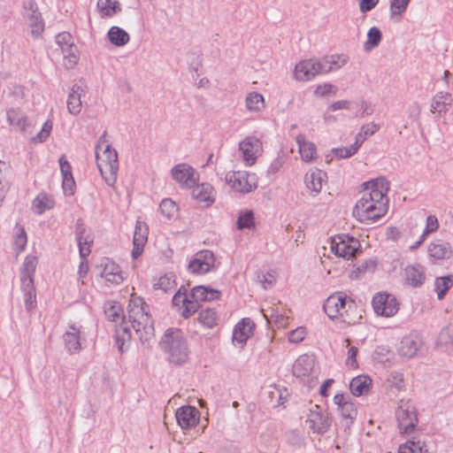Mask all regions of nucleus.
<instances>
[{
	"label": "nucleus",
	"mask_w": 453,
	"mask_h": 453,
	"mask_svg": "<svg viewBox=\"0 0 453 453\" xmlns=\"http://www.w3.org/2000/svg\"><path fill=\"white\" fill-rule=\"evenodd\" d=\"M128 320L145 348H151L155 343L153 321L148 311V305L142 298L131 299L127 311Z\"/></svg>",
	"instance_id": "nucleus-1"
},
{
	"label": "nucleus",
	"mask_w": 453,
	"mask_h": 453,
	"mask_svg": "<svg viewBox=\"0 0 453 453\" xmlns=\"http://www.w3.org/2000/svg\"><path fill=\"white\" fill-rule=\"evenodd\" d=\"M323 308L332 319H341L349 324L355 322L357 305L352 299H348L343 292H336L327 297Z\"/></svg>",
	"instance_id": "nucleus-2"
},
{
	"label": "nucleus",
	"mask_w": 453,
	"mask_h": 453,
	"mask_svg": "<svg viewBox=\"0 0 453 453\" xmlns=\"http://www.w3.org/2000/svg\"><path fill=\"white\" fill-rule=\"evenodd\" d=\"M161 348L168 353L169 361L175 365L185 363L188 357V347L180 329H168L160 342Z\"/></svg>",
	"instance_id": "nucleus-3"
},
{
	"label": "nucleus",
	"mask_w": 453,
	"mask_h": 453,
	"mask_svg": "<svg viewBox=\"0 0 453 453\" xmlns=\"http://www.w3.org/2000/svg\"><path fill=\"white\" fill-rule=\"evenodd\" d=\"M367 197L363 195L357 201L353 215L362 223L372 224L386 214L388 206H385V203H373Z\"/></svg>",
	"instance_id": "nucleus-4"
},
{
	"label": "nucleus",
	"mask_w": 453,
	"mask_h": 453,
	"mask_svg": "<svg viewBox=\"0 0 453 453\" xmlns=\"http://www.w3.org/2000/svg\"><path fill=\"white\" fill-rule=\"evenodd\" d=\"M104 314L108 320L118 322L121 320L122 323L116 328V341L118 348L120 352H124V345L131 339L130 328L125 325V316L123 315V309L118 303H108L104 306Z\"/></svg>",
	"instance_id": "nucleus-5"
},
{
	"label": "nucleus",
	"mask_w": 453,
	"mask_h": 453,
	"mask_svg": "<svg viewBox=\"0 0 453 453\" xmlns=\"http://www.w3.org/2000/svg\"><path fill=\"white\" fill-rule=\"evenodd\" d=\"M395 419L401 434H412L418 422L416 407L409 401L401 400L395 410Z\"/></svg>",
	"instance_id": "nucleus-6"
},
{
	"label": "nucleus",
	"mask_w": 453,
	"mask_h": 453,
	"mask_svg": "<svg viewBox=\"0 0 453 453\" xmlns=\"http://www.w3.org/2000/svg\"><path fill=\"white\" fill-rule=\"evenodd\" d=\"M22 9V16L30 29V35L38 38L44 31V21L37 4L34 0H27Z\"/></svg>",
	"instance_id": "nucleus-7"
},
{
	"label": "nucleus",
	"mask_w": 453,
	"mask_h": 453,
	"mask_svg": "<svg viewBox=\"0 0 453 453\" xmlns=\"http://www.w3.org/2000/svg\"><path fill=\"white\" fill-rule=\"evenodd\" d=\"M337 405V412L341 418V424L345 429L349 428L357 416V409L349 395L337 394L334 397Z\"/></svg>",
	"instance_id": "nucleus-8"
},
{
	"label": "nucleus",
	"mask_w": 453,
	"mask_h": 453,
	"mask_svg": "<svg viewBox=\"0 0 453 453\" xmlns=\"http://www.w3.org/2000/svg\"><path fill=\"white\" fill-rule=\"evenodd\" d=\"M226 181L231 188L240 193H250L257 188L255 174H251L246 171L227 173Z\"/></svg>",
	"instance_id": "nucleus-9"
},
{
	"label": "nucleus",
	"mask_w": 453,
	"mask_h": 453,
	"mask_svg": "<svg viewBox=\"0 0 453 453\" xmlns=\"http://www.w3.org/2000/svg\"><path fill=\"white\" fill-rule=\"evenodd\" d=\"M359 247L358 240L348 234L334 237L331 243V250L334 255L347 259L353 257Z\"/></svg>",
	"instance_id": "nucleus-10"
},
{
	"label": "nucleus",
	"mask_w": 453,
	"mask_h": 453,
	"mask_svg": "<svg viewBox=\"0 0 453 453\" xmlns=\"http://www.w3.org/2000/svg\"><path fill=\"white\" fill-rule=\"evenodd\" d=\"M366 191L364 196H367L370 200L377 203H385L388 207V199L387 194L389 191V182L386 178H378L376 180L365 183Z\"/></svg>",
	"instance_id": "nucleus-11"
},
{
	"label": "nucleus",
	"mask_w": 453,
	"mask_h": 453,
	"mask_svg": "<svg viewBox=\"0 0 453 453\" xmlns=\"http://www.w3.org/2000/svg\"><path fill=\"white\" fill-rule=\"evenodd\" d=\"M239 150L242 154L245 165L250 166L255 164L257 157L262 153L263 145L258 138L247 136L239 143Z\"/></svg>",
	"instance_id": "nucleus-12"
},
{
	"label": "nucleus",
	"mask_w": 453,
	"mask_h": 453,
	"mask_svg": "<svg viewBox=\"0 0 453 453\" xmlns=\"http://www.w3.org/2000/svg\"><path fill=\"white\" fill-rule=\"evenodd\" d=\"M372 307L376 314L392 317L398 311L396 298L388 294H377L372 298Z\"/></svg>",
	"instance_id": "nucleus-13"
},
{
	"label": "nucleus",
	"mask_w": 453,
	"mask_h": 453,
	"mask_svg": "<svg viewBox=\"0 0 453 453\" xmlns=\"http://www.w3.org/2000/svg\"><path fill=\"white\" fill-rule=\"evenodd\" d=\"M331 421L329 414L319 405H314L307 418L310 429L317 434H325L329 429Z\"/></svg>",
	"instance_id": "nucleus-14"
},
{
	"label": "nucleus",
	"mask_w": 453,
	"mask_h": 453,
	"mask_svg": "<svg viewBox=\"0 0 453 453\" xmlns=\"http://www.w3.org/2000/svg\"><path fill=\"white\" fill-rule=\"evenodd\" d=\"M214 254L210 250H202L195 255L188 268L192 273L204 274L214 267Z\"/></svg>",
	"instance_id": "nucleus-15"
},
{
	"label": "nucleus",
	"mask_w": 453,
	"mask_h": 453,
	"mask_svg": "<svg viewBox=\"0 0 453 453\" xmlns=\"http://www.w3.org/2000/svg\"><path fill=\"white\" fill-rule=\"evenodd\" d=\"M96 165L99 163L109 165L118 164V153L112 149L106 139V132H104L98 139L96 147Z\"/></svg>",
	"instance_id": "nucleus-16"
},
{
	"label": "nucleus",
	"mask_w": 453,
	"mask_h": 453,
	"mask_svg": "<svg viewBox=\"0 0 453 453\" xmlns=\"http://www.w3.org/2000/svg\"><path fill=\"white\" fill-rule=\"evenodd\" d=\"M175 417L180 426L182 429H188L198 423L200 412L196 407L187 405L179 408Z\"/></svg>",
	"instance_id": "nucleus-17"
},
{
	"label": "nucleus",
	"mask_w": 453,
	"mask_h": 453,
	"mask_svg": "<svg viewBox=\"0 0 453 453\" xmlns=\"http://www.w3.org/2000/svg\"><path fill=\"white\" fill-rule=\"evenodd\" d=\"M173 178L182 187L191 188L196 184L194 169L187 164H179L172 169Z\"/></svg>",
	"instance_id": "nucleus-18"
},
{
	"label": "nucleus",
	"mask_w": 453,
	"mask_h": 453,
	"mask_svg": "<svg viewBox=\"0 0 453 453\" xmlns=\"http://www.w3.org/2000/svg\"><path fill=\"white\" fill-rule=\"evenodd\" d=\"M75 234L80 256L81 258H85L91 252L90 245L93 243V237L89 234H87L83 220L81 219L76 221Z\"/></svg>",
	"instance_id": "nucleus-19"
},
{
	"label": "nucleus",
	"mask_w": 453,
	"mask_h": 453,
	"mask_svg": "<svg viewBox=\"0 0 453 453\" xmlns=\"http://www.w3.org/2000/svg\"><path fill=\"white\" fill-rule=\"evenodd\" d=\"M148 240V226L145 223L137 221L134 228L132 257L138 258L143 252V247Z\"/></svg>",
	"instance_id": "nucleus-20"
},
{
	"label": "nucleus",
	"mask_w": 453,
	"mask_h": 453,
	"mask_svg": "<svg viewBox=\"0 0 453 453\" xmlns=\"http://www.w3.org/2000/svg\"><path fill=\"white\" fill-rule=\"evenodd\" d=\"M58 161L60 165V172L63 177L62 188L64 193L66 196H72L73 195L75 188V181L72 173V166L65 158V155L61 156Z\"/></svg>",
	"instance_id": "nucleus-21"
},
{
	"label": "nucleus",
	"mask_w": 453,
	"mask_h": 453,
	"mask_svg": "<svg viewBox=\"0 0 453 453\" xmlns=\"http://www.w3.org/2000/svg\"><path fill=\"white\" fill-rule=\"evenodd\" d=\"M6 115L10 126L18 128L23 134H31V123L20 110L11 108L7 111Z\"/></svg>",
	"instance_id": "nucleus-22"
},
{
	"label": "nucleus",
	"mask_w": 453,
	"mask_h": 453,
	"mask_svg": "<svg viewBox=\"0 0 453 453\" xmlns=\"http://www.w3.org/2000/svg\"><path fill=\"white\" fill-rule=\"evenodd\" d=\"M254 323L250 319H242L234 326L233 332V342L242 347L247 340L253 334Z\"/></svg>",
	"instance_id": "nucleus-23"
},
{
	"label": "nucleus",
	"mask_w": 453,
	"mask_h": 453,
	"mask_svg": "<svg viewBox=\"0 0 453 453\" xmlns=\"http://www.w3.org/2000/svg\"><path fill=\"white\" fill-rule=\"evenodd\" d=\"M428 254L436 260L449 259L453 250L449 242L438 239L429 244Z\"/></svg>",
	"instance_id": "nucleus-24"
},
{
	"label": "nucleus",
	"mask_w": 453,
	"mask_h": 453,
	"mask_svg": "<svg viewBox=\"0 0 453 453\" xmlns=\"http://www.w3.org/2000/svg\"><path fill=\"white\" fill-rule=\"evenodd\" d=\"M318 75L315 59H306L299 62L295 68V78L300 81H306Z\"/></svg>",
	"instance_id": "nucleus-25"
},
{
	"label": "nucleus",
	"mask_w": 453,
	"mask_h": 453,
	"mask_svg": "<svg viewBox=\"0 0 453 453\" xmlns=\"http://www.w3.org/2000/svg\"><path fill=\"white\" fill-rule=\"evenodd\" d=\"M384 387L388 395L397 396V395L405 389L404 376L399 372H391L384 382Z\"/></svg>",
	"instance_id": "nucleus-26"
},
{
	"label": "nucleus",
	"mask_w": 453,
	"mask_h": 453,
	"mask_svg": "<svg viewBox=\"0 0 453 453\" xmlns=\"http://www.w3.org/2000/svg\"><path fill=\"white\" fill-rule=\"evenodd\" d=\"M301 158L305 163H310L317 157L316 145L305 139L304 134H300L296 138Z\"/></svg>",
	"instance_id": "nucleus-27"
},
{
	"label": "nucleus",
	"mask_w": 453,
	"mask_h": 453,
	"mask_svg": "<svg viewBox=\"0 0 453 453\" xmlns=\"http://www.w3.org/2000/svg\"><path fill=\"white\" fill-rule=\"evenodd\" d=\"M421 345L422 342L418 336L408 335L401 341L398 351L401 356L410 358L417 354Z\"/></svg>",
	"instance_id": "nucleus-28"
},
{
	"label": "nucleus",
	"mask_w": 453,
	"mask_h": 453,
	"mask_svg": "<svg viewBox=\"0 0 453 453\" xmlns=\"http://www.w3.org/2000/svg\"><path fill=\"white\" fill-rule=\"evenodd\" d=\"M314 359L309 355L300 356L293 365V374L297 377H304L312 371Z\"/></svg>",
	"instance_id": "nucleus-29"
},
{
	"label": "nucleus",
	"mask_w": 453,
	"mask_h": 453,
	"mask_svg": "<svg viewBox=\"0 0 453 453\" xmlns=\"http://www.w3.org/2000/svg\"><path fill=\"white\" fill-rule=\"evenodd\" d=\"M405 275L407 282L414 288L422 286L426 280L425 269L420 265L407 266Z\"/></svg>",
	"instance_id": "nucleus-30"
},
{
	"label": "nucleus",
	"mask_w": 453,
	"mask_h": 453,
	"mask_svg": "<svg viewBox=\"0 0 453 453\" xmlns=\"http://www.w3.org/2000/svg\"><path fill=\"white\" fill-rule=\"evenodd\" d=\"M192 188V196L198 202H205L207 205L214 202L213 188L209 183H202L200 185H194Z\"/></svg>",
	"instance_id": "nucleus-31"
},
{
	"label": "nucleus",
	"mask_w": 453,
	"mask_h": 453,
	"mask_svg": "<svg viewBox=\"0 0 453 453\" xmlns=\"http://www.w3.org/2000/svg\"><path fill=\"white\" fill-rule=\"evenodd\" d=\"M189 296L192 299H196L199 303L219 299L220 292L214 288L196 286L192 288Z\"/></svg>",
	"instance_id": "nucleus-32"
},
{
	"label": "nucleus",
	"mask_w": 453,
	"mask_h": 453,
	"mask_svg": "<svg viewBox=\"0 0 453 453\" xmlns=\"http://www.w3.org/2000/svg\"><path fill=\"white\" fill-rule=\"evenodd\" d=\"M372 380L366 375H359L353 378L349 383L351 394L355 396H361L369 392Z\"/></svg>",
	"instance_id": "nucleus-33"
},
{
	"label": "nucleus",
	"mask_w": 453,
	"mask_h": 453,
	"mask_svg": "<svg viewBox=\"0 0 453 453\" xmlns=\"http://www.w3.org/2000/svg\"><path fill=\"white\" fill-rule=\"evenodd\" d=\"M82 92V88L78 84H74L68 95L67 109L68 111L73 115H77L81 111L82 104L81 96Z\"/></svg>",
	"instance_id": "nucleus-34"
},
{
	"label": "nucleus",
	"mask_w": 453,
	"mask_h": 453,
	"mask_svg": "<svg viewBox=\"0 0 453 453\" xmlns=\"http://www.w3.org/2000/svg\"><path fill=\"white\" fill-rule=\"evenodd\" d=\"M326 173L321 170H314L311 173H307L304 176V182L307 188L315 194L321 191L322 183Z\"/></svg>",
	"instance_id": "nucleus-35"
},
{
	"label": "nucleus",
	"mask_w": 453,
	"mask_h": 453,
	"mask_svg": "<svg viewBox=\"0 0 453 453\" xmlns=\"http://www.w3.org/2000/svg\"><path fill=\"white\" fill-rule=\"evenodd\" d=\"M102 276L111 284L119 285L123 281L119 266L113 262H108L104 265Z\"/></svg>",
	"instance_id": "nucleus-36"
},
{
	"label": "nucleus",
	"mask_w": 453,
	"mask_h": 453,
	"mask_svg": "<svg viewBox=\"0 0 453 453\" xmlns=\"http://www.w3.org/2000/svg\"><path fill=\"white\" fill-rule=\"evenodd\" d=\"M451 105V97L448 93L439 92L432 99L431 111L445 113Z\"/></svg>",
	"instance_id": "nucleus-37"
},
{
	"label": "nucleus",
	"mask_w": 453,
	"mask_h": 453,
	"mask_svg": "<svg viewBox=\"0 0 453 453\" xmlns=\"http://www.w3.org/2000/svg\"><path fill=\"white\" fill-rule=\"evenodd\" d=\"M55 201L45 193H40L33 201L32 209L35 213L41 215L45 211L50 210L54 207Z\"/></svg>",
	"instance_id": "nucleus-38"
},
{
	"label": "nucleus",
	"mask_w": 453,
	"mask_h": 453,
	"mask_svg": "<svg viewBox=\"0 0 453 453\" xmlns=\"http://www.w3.org/2000/svg\"><path fill=\"white\" fill-rule=\"evenodd\" d=\"M26 281L27 283H21V289L24 293L26 310L30 312L36 306V291L33 281Z\"/></svg>",
	"instance_id": "nucleus-39"
},
{
	"label": "nucleus",
	"mask_w": 453,
	"mask_h": 453,
	"mask_svg": "<svg viewBox=\"0 0 453 453\" xmlns=\"http://www.w3.org/2000/svg\"><path fill=\"white\" fill-rule=\"evenodd\" d=\"M37 263L38 260L36 257H26L20 272L21 283H27L26 280H29L34 282V274L36 269Z\"/></svg>",
	"instance_id": "nucleus-40"
},
{
	"label": "nucleus",
	"mask_w": 453,
	"mask_h": 453,
	"mask_svg": "<svg viewBox=\"0 0 453 453\" xmlns=\"http://www.w3.org/2000/svg\"><path fill=\"white\" fill-rule=\"evenodd\" d=\"M80 329L74 326H70V330L64 334L65 347L69 352H76L81 349Z\"/></svg>",
	"instance_id": "nucleus-41"
},
{
	"label": "nucleus",
	"mask_w": 453,
	"mask_h": 453,
	"mask_svg": "<svg viewBox=\"0 0 453 453\" xmlns=\"http://www.w3.org/2000/svg\"><path fill=\"white\" fill-rule=\"evenodd\" d=\"M436 345L445 351L453 349V324L447 325L441 330Z\"/></svg>",
	"instance_id": "nucleus-42"
},
{
	"label": "nucleus",
	"mask_w": 453,
	"mask_h": 453,
	"mask_svg": "<svg viewBox=\"0 0 453 453\" xmlns=\"http://www.w3.org/2000/svg\"><path fill=\"white\" fill-rule=\"evenodd\" d=\"M245 105L249 111L260 112L265 108L264 96L257 92L249 93L245 98Z\"/></svg>",
	"instance_id": "nucleus-43"
},
{
	"label": "nucleus",
	"mask_w": 453,
	"mask_h": 453,
	"mask_svg": "<svg viewBox=\"0 0 453 453\" xmlns=\"http://www.w3.org/2000/svg\"><path fill=\"white\" fill-rule=\"evenodd\" d=\"M97 8L101 18L112 17L121 11V8L116 0H98Z\"/></svg>",
	"instance_id": "nucleus-44"
},
{
	"label": "nucleus",
	"mask_w": 453,
	"mask_h": 453,
	"mask_svg": "<svg viewBox=\"0 0 453 453\" xmlns=\"http://www.w3.org/2000/svg\"><path fill=\"white\" fill-rule=\"evenodd\" d=\"M108 39L113 45L120 47L129 42L130 36L124 29L113 26L108 32Z\"/></svg>",
	"instance_id": "nucleus-45"
},
{
	"label": "nucleus",
	"mask_w": 453,
	"mask_h": 453,
	"mask_svg": "<svg viewBox=\"0 0 453 453\" xmlns=\"http://www.w3.org/2000/svg\"><path fill=\"white\" fill-rule=\"evenodd\" d=\"M97 168L107 185L113 186L117 180L119 165L99 163V166H97Z\"/></svg>",
	"instance_id": "nucleus-46"
},
{
	"label": "nucleus",
	"mask_w": 453,
	"mask_h": 453,
	"mask_svg": "<svg viewBox=\"0 0 453 453\" xmlns=\"http://www.w3.org/2000/svg\"><path fill=\"white\" fill-rule=\"evenodd\" d=\"M198 322L207 328H212L217 325L218 314L214 309H202L198 314Z\"/></svg>",
	"instance_id": "nucleus-47"
},
{
	"label": "nucleus",
	"mask_w": 453,
	"mask_h": 453,
	"mask_svg": "<svg viewBox=\"0 0 453 453\" xmlns=\"http://www.w3.org/2000/svg\"><path fill=\"white\" fill-rule=\"evenodd\" d=\"M453 286V278L451 275L437 277L434 281V289L437 292L439 300L444 298L445 295Z\"/></svg>",
	"instance_id": "nucleus-48"
},
{
	"label": "nucleus",
	"mask_w": 453,
	"mask_h": 453,
	"mask_svg": "<svg viewBox=\"0 0 453 453\" xmlns=\"http://www.w3.org/2000/svg\"><path fill=\"white\" fill-rule=\"evenodd\" d=\"M399 453H428V449L424 441L411 440L400 446Z\"/></svg>",
	"instance_id": "nucleus-49"
},
{
	"label": "nucleus",
	"mask_w": 453,
	"mask_h": 453,
	"mask_svg": "<svg viewBox=\"0 0 453 453\" xmlns=\"http://www.w3.org/2000/svg\"><path fill=\"white\" fill-rule=\"evenodd\" d=\"M410 2L407 0H391L389 5L390 17L395 21H399L403 14L406 12Z\"/></svg>",
	"instance_id": "nucleus-50"
},
{
	"label": "nucleus",
	"mask_w": 453,
	"mask_h": 453,
	"mask_svg": "<svg viewBox=\"0 0 453 453\" xmlns=\"http://www.w3.org/2000/svg\"><path fill=\"white\" fill-rule=\"evenodd\" d=\"M65 60V65L66 68H73L79 59V51L77 47L72 43L61 50Z\"/></svg>",
	"instance_id": "nucleus-51"
},
{
	"label": "nucleus",
	"mask_w": 453,
	"mask_h": 453,
	"mask_svg": "<svg viewBox=\"0 0 453 453\" xmlns=\"http://www.w3.org/2000/svg\"><path fill=\"white\" fill-rule=\"evenodd\" d=\"M382 39V34L377 27H372L368 30L367 41L364 44L365 51H370L377 47Z\"/></svg>",
	"instance_id": "nucleus-52"
},
{
	"label": "nucleus",
	"mask_w": 453,
	"mask_h": 453,
	"mask_svg": "<svg viewBox=\"0 0 453 453\" xmlns=\"http://www.w3.org/2000/svg\"><path fill=\"white\" fill-rule=\"evenodd\" d=\"M159 210L164 217L173 219L177 215L179 208L174 201L169 198H165L159 204Z\"/></svg>",
	"instance_id": "nucleus-53"
},
{
	"label": "nucleus",
	"mask_w": 453,
	"mask_h": 453,
	"mask_svg": "<svg viewBox=\"0 0 453 453\" xmlns=\"http://www.w3.org/2000/svg\"><path fill=\"white\" fill-rule=\"evenodd\" d=\"M154 288L162 289L165 292L172 290L175 287V280L173 275L165 274L161 276L154 284Z\"/></svg>",
	"instance_id": "nucleus-54"
},
{
	"label": "nucleus",
	"mask_w": 453,
	"mask_h": 453,
	"mask_svg": "<svg viewBox=\"0 0 453 453\" xmlns=\"http://www.w3.org/2000/svg\"><path fill=\"white\" fill-rule=\"evenodd\" d=\"M254 226V216L252 211L241 213L237 219L238 229L251 228Z\"/></svg>",
	"instance_id": "nucleus-55"
},
{
	"label": "nucleus",
	"mask_w": 453,
	"mask_h": 453,
	"mask_svg": "<svg viewBox=\"0 0 453 453\" xmlns=\"http://www.w3.org/2000/svg\"><path fill=\"white\" fill-rule=\"evenodd\" d=\"M393 357V353L388 347L378 346L373 351L372 357L379 363H385L389 361Z\"/></svg>",
	"instance_id": "nucleus-56"
},
{
	"label": "nucleus",
	"mask_w": 453,
	"mask_h": 453,
	"mask_svg": "<svg viewBox=\"0 0 453 453\" xmlns=\"http://www.w3.org/2000/svg\"><path fill=\"white\" fill-rule=\"evenodd\" d=\"M358 150L353 145L332 149V153L338 158H349L355 155Z\"/></svg>",
	"instance_id": "nucleus-57"
},
{
	"label": "nucleus",
	"mask_w": 453,
	"mask_h": 453,
	"mask_svg": "<svg viewBox=\"0 0 453 453\" xmlns=\"http://www.w3.org/2000/svg\"><path fill=\"white\" fill-rule=\"evenodd\" d=\"M199 303L196 299H192L189 296L187 301V303H185V305L183 306V311L181 312L182 317L185 319L189 318L199 309Z\"/></svg>",
	"instance_id": "nucleus-58"
},
{
	"label": "nucleus",
	"mask_w": 453,
	"mask_h": 453,
	"mask_svg": "<svg viewBox=\"0 0 453 453\" xmlns=\"http://www.w3.org/2000/svg\"><path fill=\"white\" fill-rule=\"evenodd\" d=\"M328 64L331 65V71L337 70L346 65L348 58L344 55L326 56Z\"/></svg>",
	"instance_id": "nucleus-59"
},
{
	"label": "nucleus",
	"mask_w": 453,
	"mask_h": 453,
	"mask_svg": "<svg viewBox=\"0 0 453 453\" xmlns=\"http://www.w3.org/2000/svg\"><path fill=\"white\" fill-rule=\"evenodd\" d=\"M27 244V234L23 227H19V230L16 234L14 240V248L17 250L18 253L21 252Z\"/></svg>",
	"instance_id": "nucleus-60"
},
{
	"label": "nucleus",
	"mask_w": 453,
	"mask_h": 453,
	"mask_svg": "<svg viewBox=\"0 0 453 453\" xmlns=\"http://www.w3.org/2000/svg\"><path fill=\"white\" fill-rule=\"evenodd\" d=\"M189 296L187 294V288L182 286L173 297V304L174 306H183L187 303Z\"/></svg>",
	"instance_id": "nucleus-61"
},
{
	"label": "nucleus",
	"mask_w": 453,
	"mask_h": 453,
	"mask_svg": "<svg viewBox=\"0 0 453 453\" xmlns=\"http://www.w3.org/2000/svg\"><path fill=\"white\" fill-rule=\"evenodd\" d=\"M24 95V88L20 85H14L7 96L11 103H19L23 99Z\"/></svg>",
	"instance_id": "nucleus-62"
},
{
	"label": "nucleus",
	"mask_w": 453,
	"mask_h": 453,
	"mask_svg": "<svg viewBox=\"0 0 453 453\" xmlns=\"http://www.w3.org/2000/svg\"><path fill=\"white\" fill-rule=\"evenodd\" d=\"M52 129V124L50 121H46L41 131L36 134V136L33 137V142H44L48 136L50 135V133Z\"/></svg>",
	"instance_id": "nucleus-63"
},
{
	"label": "nucleus",
	"mask_w": 453,
	"mask_h": 453,
	"mask_svg": "<svg viewBox=\"0 0 453 453\" xmlns=\"http://www.w3.org/2000/svg\"><path fill=\"white\" fill-rule=\"evenodd\" d=\"M305 334L306 330L304 327H297L288 333V341L292 343H299L304 339Z\"/></svg>",
	"instance_id": "nucleus-64"
}]
</instances>
